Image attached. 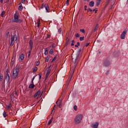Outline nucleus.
Masks as SVG:
<instances>
[{"label": "nucleus", "instance_id": "1", "mask_svg": "<svg viewBox=\"0 0 128 128\" xmlns=\"http://www.w3.org/2000/svg\"><path fill=\"white\" fill-rule=\"evenodd\" d=\"M76 56L74 58H72V61L74 64H75V68H76V66L78 64V62H80V58L82 56V49H77L76 50Z\"/></svg>", "mask_w": 128, "mask_h": 128}, {"label": "nucleus", "instance_id": "2", "mask_svg": "<svg viewBox=\"0 0 128 128\" xmlns=\"http://www.w3.org/2000/svg\"><path fill=\"white\" fill-rule=\"evenodd\" d=\"M12 22H16V24H20L22 20L20 18V13L16 11L14 14V19L12 20Z\"/></svg>", "mask_w": 128, "mask_h": 128}, {"label": "nucleus", "instance_id": "3", "mask_svg": "<svg viewBox=\"0 0 128 128\" xmlns=\"http://www.w3.org/2000/svg\"><path fill=\"white\" fill-rule=\"evenodd\" d=\"M112 64V58L109 56L103 60V66L106 68H108Z\"/></svg>", "mask_w": 128, "mask_h": 128}, {"label": "nucleus", "instance_id": "4", "mask_svg": "<svg viewBox=\"0 0 128 128\" xmlns=\"http://www.w3.org/2000/svg\"><path fill=\"white\" fill-rule=\"evenodd\" d=\"M82 120V114H78L77 115L74 119V120L76 124H78L80 122V121Z\"/></svg>", "mask_w": 128, "mask_h": 128}, {"label": "nucleus", "instance_id": "5", "mask_svg": "<svg viewBox=\"0 0 128 128\" xmlns=\"http://www.w3.org/2000/svg\"><path fill=\"white\" fill-rule=\"evenodd\" d=\"M45 8V10H46V12H50V6H48V4H42V6L40 7V8Z\"/></svg>", "mask_w": 128, "mask_h": 128}, {"label": "nucleus", "instance_id": "6", "mask_svg": "<svg viewBox=\"0 0 128 128\" xmlns=\"http://www.w3.org/2000/svg\"><path fill=\"white\" fill-rule=\"evenodd\" d=\"M18 71H16L14 72V70H13V74H12V78L13 80H16V78H18Z\"/></svg>", "mask_w": 128, "mask_h": 128}, {"label": "nucleus", "instance_id": "7", "mask_svg": "<svg viewBox=\"0 0 128 128\" xmlns=\"http://www.w3.org/2000/svg\"><path fill=\"white\" fill-rule=\"evenodd\" d=\"M126 29H124L120 35L121 40H124L126 38Z\"/></svg>", "mask_w": 128, "mask_h": 128}, {"label": "nucleus", "instance_id": "8", "mask_svg": "<svg viewBox=\"0 0 128 128\" xmlns=\"http://www.w3.org/2000/svg\"><path fill=\"white\" fill-rule=\"evenodd\" d=\"M14 37L12 36V35H11V42L10 43V46H12L14 44Z\"/></svg>", "mask_w": 128, "mask_h": 128}, {"label": "nucleus", "instance_id": "9", "mask_svg": "<svg viewBox=\"0 0 128 128\" xmlns=\"http://www.w3.org/2000/svg\"><path fill=\"white\" fill-rule=\"evenodd\" d=\"M98 124H100V123H98V122H96L94 124H92L91 127L92 128H98Z\"/></svg>", "mask_w": 128, "mask_h": 128}, {"label": "nucleus", "instance_id": "10", "mask_svg": "<svg viewBox=\"0 0 128 128\" xmlns=\"http://www.w3.org/2000/svg\"><path fill=\"white\" fill-rule=\"evenodd\" d=\"M88 6H90L91 8L94 6V1L90 2H89Z\"/></svg>", "mask_w": 128, "mask_h": 128}, {"label": "nucleus", "instance_id": "11", "mask_svg": "<svg viewBox=\"0 0 128 128\" xmlns=\"http://www.w3.org/2000/svg\"><path fill=\"white\" fill-rule=\"evenodd\" d=\"M19 58L20 60H24V54H22L20 56H19Z\"/></svg>", "mask_w": 128, "mask_h": 128}, {"label": "nucleus", "instance_id": "12", "mask_svg": "<svg viewBox=\"0 0 128 128\" xmlns=\"http://www.w3.org/2000/svg\"><path fill=\"white\" fill-rule=\"evenodd\" d=\"M30 46V48H32V46H34V42H32V40H30L29 42Z\"/></svg>", "mask_w": 128, "mask_h": 128}, {"label": "nucleus", "instance_id": "13", "mask_svg": "<svg viewBox=\"0 0 128 128\" xmlns=\"http://www.w3.org/2000/svg\"><path fill=\"white\" fill-rule=\"evenodd\" d=\"M10 76H4V82H6V80L7 82H10Z\"/></svg>", "mask_w": 128, "mask_h": 128}, {"label": "nucleus", "instance_id": "14", "mask_svg": "<svg viewBox=\"0 0 128 128\" xmlns=\"http://www.w3.org/2000/svg\"><path fill=\"white\" fill-rule=\"evenodd\" d=\"M40 94V90H38V91L34 94V98H36Z\"/></svg>", "mask_w": 128, "mask_h": 128}, {"label": "nucleus", "instance_id": "15", "mask_svg": "<svg viewBox=\"0 0 128 128\" xmlns=\"http://www.w3.org/2000/svg\"><path fill=\"white\" fill-rule=\"evenodd\" d=\"M34 84H30L28 86V88H32V90L34 88Z\"/></svg>", "mask_w": 128, "mask_h": 128}, {"label": "nucleus", "instance_id": "16", "mask_svg": "<svg viewBox=\"0 0 128 128\" xmlns=\"http://www.w3.org/2000/svg\"><path fill=\"white\" fill-rule=\"evenodd\" d=\"M113 56H114L115 58H116L118 56V52H115L113 53Z\"/></svg>", "mask_w": 128, "mask_h": 128}, {"label": "nucleus", "instance_id": "17", "mask_svg": "<svg viewBox=\"0 0 128 128\" xmlns=\"http://www.w3.org/2000/svg\"><path fill=\"white\" fill-rule=\"evenodd\" d=\"M68 44H70V39H68L67 40V42L65 44V46H67L66 48H68Z\"/></svg>", "mask_w": 128, "mask_h": 128}, {"label": "nucleus", "instance_id": "18", "mask_svg": "<svg viewBox=\"0 0 128 128\" xmlns=\"http://www.w3.org/2000/svg\"><path fill=\"white\" fill-rule=\"evenodd\" d=\"M14 37V38H15V41L16 42H17V40H18V34H14V36H12Z\"/></svg>", "mask_w": 128, "mask_h": 128}, {"label": "nucleus", "instance_id": "19", "mask_svg": "<svg viewBox=\"0 0 128 128\" xmlns=\"http://www.w3.org/2000/svg\"><path fill=\"white\" fill-rule=\"evenodd\" d=\"M12 106V103H10L9 104L6 106V108H8V110L11 108Z\"/></svg>", "mask_w": 128, "mask_h": 128}, {"label": "nucleus", "instance_id": "20", "mask_svg": "<svg viewBox=\"0 0 128 128\" xmlns=\"http://www.w3.org/2000/svg\"><path fill=\"white\" fill-rule=\"evenodd\" d=\"M52 120H54V118L52 117L48 123V126H50V124L52 122Z\"/></svg>", "mask_w": 128, "mask_h": 128}, {"label": "nucleus", "instance_id": "21", "mask_svg": "<svg viewBox=\"0 0 128 128\" xmlns=\"http://www.w3.org/2000/svg\"><path fill=\"white\" fill-rule=\"evenodd\" d=\"M4 118H6L8 114H6V111H4L2 114Z\"/></svg>", "mask_w": 128, "mask_h": 128}, {"label": "nucleus", "instance_id": "22", "mask_svg": "<svg viewBox=\"0 0 128 128\" xmlns=\"http://www.w3.org/2000/svg\"><path fill=\"white\" fill-rule=\"evenodd\" d=\"M32 70H33L32 72H34H34H36V70H38V67L35 66V68H34Z\"/></svg>", "mask_w": 128, "mask_h": 128}, {"label": "nucleus", "instance_id": "23", "mask_svg": "<svg viewBox=\"0 0 128 128\" xmlns=\"http://www.w3.org/2000/svg\"><path fill=\"white\" fill-rule=\"evenodd\" d=\"M20 66H18L17 68H16L15 71L18 72H19L20 69Z\"/></svg>", "mask_w": 128, "mask_h": 128}, {"label": "nucleus", "instance_id": "24", "mask_svg": "<svg viewBox=\"0 0 128 128\" xmlns=\"http://www.w3.org/2000/svg\"><path fill=\"white\" fill-rule=\"evenodd\" d=\"M18 10H24V7H22V4L18 6Z\"/></svg>", "mask_w": 128, "mask_h": 128}, {"label": "nucleus", "instance_id": "25", "mask_svg": "<svg viewBox=\"0 0 128 128\" xmlns=\"http://www.w3.org/2000/svg\"><path fill=\"white\" fill-rule=\"evenodd\" d=\"M2 80H4V76H2V74H0V81L2 82Z\"/></svg>", "mask_w": 128, "mask_h": 128}, {"label": "nucleus", "instance_id": "26", "mask_svg": "<svg viewBox=\"0 0 128 128\" xmlns=\"http://www.w3.org/2000/svg\"><path fill=\"white\" fill-rule=\"evenodd\" d=\"M110 0H108L107 2L106 3L105 8H106L108 6V4H110Z\"/></svg>", "mask_w": 128, "mask_h": 128}, {"label": "nucleus", "instance_id": "27", "mask_svg": "<svg viewBox=\"0 0 128 128\" xmlns=\"http://www.w3.org/2000/svg\"><path fill=\"white\" fill-rule=\"evenodd\" d=\"M56 60V56L54 57V58L51 61V63L52 64L54 62H55V60Z\"/></svg>", "mask_w": 128, "mask_h": 128}, {"label": "nucleus", "instance_id": "28", "mask_svg": "<svg viewBox=\"0 0 128 128\" xmlns=\"http://www.w3.org/2000/svg\"><path fill=\"white\" fill-rule=\"evenodd\" d=\"M48 48H46V49L45 52H44V54L45 56H48Z\"/></svg>", "mask_w": 128, "mask_h": 128}, {"label": "nucleus", "instance_id": "29", "mask_svg": "<svg viewBox=\"0 0 128 128\" xmlns=\"http://www.w3.org/2000/svg\"><path fill=\"white\" fill-rule=\"evenodd\" d=\"M88 12H94V10H92V8H88Z\"/></svg>", "mask_w": 128, "mask_h": 128}, {"label": "nucleus", "instance_id": "30", "mask_svg": "<svg viewBox=\"0 0 128 128\" xmlns=\"http://www.w3.org/2000/svg\"><path fill=\"white\" fill-rule=\"evenodd\" d=\"M49 52L50 54H54V50H52V48H51Z\"/></svg>", "mask_w": 128, "mask_h": 128}, {"label": "nucleus", "instance_id": "31", "mask_svg": "<svg viewBox=\"0 0 128 128\" xmlns=\"http://www.w3.org/2000/svg\"><path fill=\"white\" fill-rule=\"evenodd\" d=\"M84 40V36H81L80 38V42H82V40Z\"/></svg>", "mask_w": 128, "mask_h": 128}, {"label": "nucleus", "instance_id": "32", "mask_svg": "<svg viewBox=\"0 0 128 128\" xmlns=\"http://www.w3.org/2000/svg\"><path fill=\"white\" fill-rule=\"evenodd\" d=\"M90 44V43H87L85 46H84L82 48H88V45Z\"/></svg>", "mask_w": 128, "mask_h": 128}, {"label": "nucleus", "instance_id": "33", "mask_svg": "<svg viewBox=\"0 0 128 128\" xmlns=\"http://www.w3.org/2000/svg\"><path fill=\"white\" fill-rule=\"evenodd\" d=\"M56 105H54V108H53V110L52 111L51 114H52V112H54V110H56Z\"/></svg>", "mask_w": 128, "mask_h": 128}, {"label": "nucleus", "instance_id": "34", "mask_svg": "<svg viewBox=\"0 0 128 128\" xmlns=\"http://www.w3.org/2000/svg\"><path fill=\"white\" fill-rule=\"evenodd\" d=\"M4 14H6V12H5V11H2V13H1V16H2V18H4Z\"/></svg>", "mask_w": 128, "mask_h": 128}, {"label": "nucleus", "instance_id": "35", "mask_svg": "<svg viewBox=\"0 0 128 128\" xmlns=\"http://www.w3.org/2000/svg\"><path fill=\"white\" fill-rule=\"evenodd\" d=\"M80 32L82 34H84L86 32V30H84V29H80Z\"/></svg>", "mask_w": 128, "mask_h": 128}, {"label": "nucleus", "instance_id": "36", "mask_svg": "<svg viewBox=\"0 0 128 128\" xmlns=\"http://www.w3.org/2000/svg\"><path fill=\"white\" fill-rule=\"evenodd\" d=\"M73 108L74 110H78V106L76 105H74Z\"/></svg>", "mask_w": 128, "mask_h": 128}, {"label": "nucleus", "instance_id": "37", "mask_svg": "<svg viewBox=\"0 0 128 128\" xmlns=\"http://www.w3.org/2000/svg\"><path fill=\"white\" fill-rule=\"evenodd\" d=\"M58 106L60 108H62V101H60V102H59V104Z\"/></svg>", "mask_w": 128, "mask_h": 128}, {"label": "nucleus", "instance_id": "38", "mask_svg": "<svg viewBox=\"0 0 128 128\" xmlns=\"http://www.w3.org/2000/svg\"><path fill=\"white\" fill-rule=\"evenodd\" d=\"M56 46V45L55 44H52V48H54Z\"/></svg>", "mask_w": 128, "mask_h": 128}, {"label": "nucleus", "instance_id": "39", "mask_svg": "<svg viewBox=\"0 0 128 128\" xmlns=\"http://www.w3.org/2000/svg\"><path fill=\"white\" fill-rule=\"evenodd\" d=\"M51 66H52V64H50L49 66H48V67L46 69V71H48V70H50V68Z\"/></svg>", "mask_w": 128, "mask_h": 128}, {"label": "nucleus", "instance_id": "40", "mask_svg": "<svg viewBox=\"0 0 128 128\" xmlns=\"http://www.w3.org/2000/svg\"><path fill=\"white\" fill-rule=\"evenodd\" d=\"M46 58V62H48V60H49L48 56H47L46 58Z\"/></svg>", "mask_w": 128, "mask_h": 128}, {"label": "nucleus", "instance_id": "41", "mask_svg": "<svg viewBox=\"0 0 128 128\" xmlns=\"http://www.w3.org/2000/svg\"><path fill=\"white\" fill-rule=\"evenodd\" d=\"M49 76H50V74L46 73L44 80H47V78H48Z\"/></svg>", "mask_w": 128, "mask_h": 128}, {"label": "nucleus", "instance_id": "42", "mask_svg": "<svg viewBox=\"0 0 128 128\" xmlns=\"http://www.w3.org/2000/svg\"><path fill=\"white\" fill-rule=\"evenodd\" d=\"M80 46V42H77V44L75 45V48H78Z\"/></svg>", "mask_w": 128, "mask_h": 128}, {"label": "nucleus", "instance_id": "43", "mask_svg": "<svg viewBox=\"0 0 128 128\" xmlns=\"http://www.w3.org/2000/svg\"><path fill=\"white\" fill-rule=\"evenodd\" d=\"M75 36H76V38H80V34H78V33H76L75 34Z\"/></svg>", "mask_w": 128, "mask_h": 128}, {"label": "nucleus", "instance_id": "44", "mask_svg": "<svg viewBox=\"0 0 128 128\" xmlns=\"http://www.w3.org/2000/svg\"><path fill=\"white\" fill-rule=\"evenodd\" d=\"M100 2L96 1V5L97 6H98L100 5Z\"/></svg>", "mask_w": 128, "mask_h": 128}, {"label": "nucleus", "instance_id": "45", "mask_svg": "<svg viewBox=\"0 0 128 128\" xmlns=\"http://www.w3.org/2000/svg\"><path fill=\"white\" fill-rule=\"evenodd\" d=\"M58 32L59 34H62V28H60L58 30Z\"/></svg>", "mask_w": 128, "mask_h": 128}, {"label": "nucleus", "instance_id": "46", "mask_svg": "<svg viewBox=\"0 0 128 128\" xmlns=\"http://www.w3.org/2000/svg\"><path fill=\"white\" fill-rule=\"evenodd\" d=\"M47 72V74H50V72H52V69H50L49 70H48Z\"/></svg>", "mask_w": 128, "mask_h": 128}, {"label": "nucleus", "instance_id": "47", "mask_svg": "<svg viewBox=\"0 0 128 128\" xmlns=\"http://www.w3.org/2000/svg\"><path fill=\"white\" fill-rule=\"evenodd\" d=\"M110 74V70H107L106 72V75L108 76Z\"/></svg>", "mask_w": 128, "mask_h": 128}, {"label": "nucleus", "instance_id": "48", "mask_svg": "<svg viewBox=\"0 0 128 128\" xmlns=\"http://www.w3.org/2000/svg\"><path fill=\"white\" fill-rule=\"evenodd\" d=\"M36 64L38 66L40 64V61H38L36 62Z\"/></svg>", "mask_w": 128, "mask_h": 128}, {"label": "nucleus", "instance_id": "49", "mask_svg": "<svg viewBox=\"0 0 128 128\" xmlns=\"http://www.w3.org/2000/svg\"><path fill=\"white\" fill-rule=\"evenodd\" d=\"M42 78V73H39V80H40Z\"/></svg>", "mask_w": 128, "mask_h": 128}, {"label": "nucleus", "instance_id": "50", "mask_svg": "<svg viewBox=\"0 0 128 128\" xmlns=\"http://www.w3.org/2000/svg\"><path fill=\"white\" fill-rule=\"evenodd\" d=\"M66 6H68V4H70V0H66Z\"/></svg>", "mask_w": 128, "mask_h": 128}, {"label": "nucleus", "instance_id": "51", "mask_svg": "<svg viewBox=\"0 0 128 128\" xmlns=\"http://www.w3.org/2000/svg\"><path fill=\"white\" fill-rule=\"evenodd\" d=\"M30 50H29L28 52V58H30Z\"/></svg>", "mask_w": 128, "mask_h": 128}, {"label": "nucleus", "instance_id": "52", "mask_svg": "<svg viewBox=\"0 0 128 128\" xmlns=\"http://www.w3.org/2000/svg\"><path fill=\"white\" fill-rule=\"evenodd\" d=\"M84 8V10H88V8H88V6L86 5H85Z\"/></svg>", "mask_w": 128, "mask_h": 128}, {"label": "nucleus", "instance_id": "53", "mask_svg": "<svg viewBox=\"0 0 128 128\" xmlns=\"http://www.w3.org/2000/svg\"><path fill=\"white\" fill-rule=\"evenodd\" d=\"M36 75L32 77V80H34V78H36Z\"/></svg>", "mask_w": 128, "mask_h": 128}, {"label": "nucleus", "instance_id": "54", "mask_svg": "<svg viewBox=\"0 0 128 128\" xmlns=\"http://www.w3.org/2000/svg\"><path fill=\"white\" fill-rule=\"evenodd\" d=\"M5 76H10V74L8 73H5Z\"/></svg>", "mask_w": 128, "mask_h": 128}, {"label": "nucleus", "instance_id": "55", "mask_svg": "<svg viewBox=\"0 0 128 128\" xmlns=\"http://www.w3.org/2000/svg\"><path fill=\"white\" fill-rule=\"evenodd\" d=\"M21 0V2L22 4H24V2H26V0Z\"/></svg>", "mask_w": 128, "mask_h": 128}, {"label": "nucleus", "instance_id": "56", "mask_svg": "<svg viewBox=\"0 0 128 128\" xmlns=\"http://www.w3.org/2000/svg\"><path fill=\"white\" fill-rule=\"evenodd\" d=\"M50 38V35L49 34H48L47 36H46V38Z\"/></svg>", "mask_w": 128, "mask_h": 128}, {"label": "nucleus", "instance_id": "57", "mask_svg": "<svg viewBox=\"0 0 128 128\" xmlns=\"http://www.w3.org/2000/svg\"><path fill=\"white\" fill-rule=\"evenodd\" d=\"M93 12H95V14H96L98 12V10L94 9Z\"/></svg>", "mask_w": 128, "mask_h": 128}, {"label": "nucleus", "instance_id": "58", "mask_svg": "<svg viewBox=\"0 0 128 128\" xmlns=\"http://www.w3.org/2000/svg\"><path fill=\"white\" fill-rule=\"evenodd\" d=\"M8 2H10V0H6V1H4V4H8Z\"/></svg>", "mask_w": 128, "mask_h": 128}, {"label": "nucleus", "instance_id": "59", "mask_svg": "<svg viewBox=\"0 0 128 128\" xmlns=\"http://www.w3.org/2000/svg\"><path fill=\"white\" fill-rule=\"evenodd\" d=\"M8 34H10V32H8L6 33V36H8Z\"/></svg>", "mask_w": 128, "mask_h": 128}, {"label": "nucleus", "instance_id": "60", "mask_svg": "<svg viewBox=\"0 0 128 128\" xmlns=\"http://www.w3.org/2000/svg\"><path fill=\"white\" fill-rule=\"evenodd\" d=\"M5 74H8V68L6 69Z\"/></svg>", "mask_w": 128, "mask_h": 128}, {"label": "nucleus", "instance_id": "61", "mask_svg": "<svg viewBox=\"0 0 128 128\" xmlns=\"http://www.w3.org/2000/svg\"><path fill=\"white\" fill-rule=\"evenodd\" d=\"M98 30V28H95L94 30V32H96V31Z\"/></svg>", "mask_w": 128, "mask_h": 128}, {"label": "nucleus", "instance_id": "62", "mask_svg": "<svg viewBox=\"0 0 128 128\" xmlns=\"http://www.w3.org/2000/svg\"><path fill=\"white\" fill-rule=\"evenodd\" d=\"M14 61H12L11 64H12V66H14Z\"/></svg>", "mask_w": 128, "mask_h": 128}, {"label": "nucleus", "instance_id": "63", "mask_svg": "<svg viewBox=\"0 0 128 128\" xmlns=\"http://www.w3.org/2000/svg\"><path fill=\"white\" fill-rule=\"evenodd\" d=\"M71 42H72V44H74L75 41H74V40H72L71 41Z\"/></svg>", "mask_w": 128, "mask_h": 128}, {"label": "nucleus", "instance_id": "64", "mask_svg": "<svg viewBox=\"0 0 128 128\" xmlns=\"http://www.w3.org/2000/svg\"><path fill=\"white\" fill-rule=\"evenodd\" d=\"M30 84H34V80H32Z\"/></svg>", "mask_w": 128, "mask_h": 128}]
</instances>
